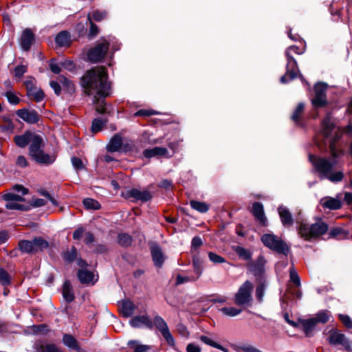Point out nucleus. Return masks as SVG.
Instances as JSON below:
<instances>
[{
  "mask_svg": "<svg viewBox=\"0 0 352 352\" xmlns=\"http://www.w3.org/2000/svg\"><path fill=\"white\" fill-rule=\"evenodd\" d=\"M320 204L324 208L329 210H338L342 207V203L338 199L325 197L321 199Z\"/></svg>",
  "mask_w": 352,
  "mask_h": 352,
  "instance_id": "22",
  "label": "nucleus"
},
{
  "mask_svg": "<svg viewBox=\"0 0 352 352\" xmlns=\"http://www.w3.org/2000/svg\"><path fill=\"white\" fill-rule=\"evenodd\" d=\"M87 20L89 22V30L87 34V38L89 40H92L94 38H95L99 33L100 30L98 25H96L93 21H91V15L90 14H88L87 15Z\"/></svg>",
  "mask_w": 352,
  "mask_h": 352,
  "instance_id": "39",
  "label": "nucleus"
},
{
  "mask_svg": "<svg viewBox=\"0 0 352 352\" xmlns=\"http://www.w3.org/2000/svg\"><path fill=\"white\" fill-rule=\"evenodd\" d=\"M197 278L194 276H186L178 274L176 277V285H181L190 281H195Z\"/></svg>",
  "mask_w": 352,
  "mask_h": 352,
  "instance_id": "55",
  "label": "nucleus"
},
{
  "mask_svg": "<svg viewBox=\"0 0 352 352\" xmlns=\"http://www.w3.org/2000/svg\"><path fill=\"white\" fill-rule=\"evenodd\" d=\"M177 330L178 333L184 337H188L189 336V332L187 328L182 323H179L177 325Z\"/></svg>",
  "mask_w": 352,
  "mask_h": 352,
  "instance_id": "63",
  "label": "nucleus"
},
{
  "mask_svg": "<svg viewBox=\"0 0 352 352\" xmlns=\"http://www.w3.org/2000/svg\"><path fill=\"white\" fill-rule=\"evenodd\" d=\"M168 150L164 147H154L153 148L145 149L143 155L146 158H151L155 156H166Z\"/></svg>",
  "mask_w": 352,
  "mask_h": 352,
  "instance_id": "25",
  "label": "nucleus"
},
{
  "mask_svg": "<svg viewBox=\"0 0 352 352\" xmlns=\"http://www.w3.org/2000/svg\"><path fill=\"white\" fill-rule=\"evenodd\" d=\"M339 318L346 327L349 329L352 328V320L348 315L340 314Z\"/></svg>",
  "mask_w": 352,
  "mask_h": 352,
  "instance_id": "58",
  "label": "nucleus"
},
{
  "mask_svg": "<svg viewBox=\"0 0 352 352\" xmlns=\"http://www.w3.org/2000/svg\"><path fill=\"white\" fill-rule=\"evenodd\" d=\"M55 41L59 47L68 46L71 41L70 35L67 32L62 31L56 35Z\"/></svg>",
  "mask_w": 352,
  "mask_h": 352,
  "instance_id": "31",
  "label": "nucleus"
},
{
  "mask_svg": "<svg viewBox=\"0 0 352 352\" xmlns=\"http://www.w3.org/2000/svg\"><path fill=\"white\" fill-rule=\"evenodd\" d=\"M44 142L42 137L34 133L30 141L29 148L30 155L37 163L46 165L52 164L56 160V156L44 153Z\"/></svg>",
  "mask_w": 352,
  "mask_h": 352,
  "instance_id": "5",
  "label": "nucleus"
},
{
  "mask_svg": "<svg viewBox=\"0 0 352 352\" xmlns=\"http://www.w3.org/2000/svg\"><path fill=\"white\" fill-rule=\"evenodd\" d=\"M0 283L3 285H7L10 283V277L8 273L2 268H0Z\"/></svg>",
  "mask_w": 352,
  "mask_h": 352,
  "instance_id": "56",
  "label": "nucleus"
},
{
  "mask_svg": "<svg viewBox=\"0 0 352 352\" xmlns=\"http://www.w3.org/2000/svg\"><path fill=\"white\" fill-rule=\"evenodd\" d=\"M199 339L201 342H203L206 344L212 346L214 348H216L217 344H218V343H217L216 342L212 340L210 338H209L206 336H204V335L201 336Z\"/></svg>",
  "mask_w": 352,
  "mask_h": 352,
  "instance_id": "62",
  "label": "nucleus"
},
{
  "mask_svg": "<svg viewBox=\"0 0 352 352\" xmlns=\"http://www.w3.org/2000/svg\"><path fill=\"white\" fill-rule=\"evenodd\" d=\"M263 243L270 249L286 255L289 252L287 244L278 236L272 234H265L261 237Z\"/></svg>",
  "mask_w": 352,
  "mask_h": 352,
  "instance_id": "9",
  "label": "nucleus"
},
{
  "mask_svg": "<svg viewBox=\"0 0 352 352\" xmlns=\"http://www.w3.org/2000/svg\"><path fill=\"white\" fill-rule=\"evenodd\" d=\"M89 14L91 15V21L94 20L98 22L104 19L107 16V13L105 10H94Z\"/></svg>",
  "mask_w": 352,
  "mask_h": 352,
  "instance_id": "46",
  "label": "nucleus"
},
{
  "mask_svg": "<svg viewBox=\"0 0 352 352\" xmlns=\"http://www.w3.org/2000/svg\"><path fill=\"white\" fill-rule=\"evenodd\" d=\"M27 95L32 98L37 102L42 101L45 97L43 91L41 89L36 88L28 92Z\"/></svg>",
  "mask_w": 352,
  "mask_h": 352,
  "instance_id": "43",
  "label": "nucleus"
},
{
  "mask_svg": "<svg viewBox=\"0 0 352 352\" xmlns=\"http://www.w3.org/2000/svg\"><path fill=\"white\" fill-rule=\"evenodd\" d=\"M151 346L146 344H136L134 346V352H148Z\"/></svg>",
  "mask_w": 352,
  "mask_h": 352,
  "instance_id": "64",
  "label": "nucleus"
},
{
  "mask_svg": "<svg viewBox=\"0 0 352 352\" xmlns=\"http://www.w3.org/2000/svg\"><path fill=\"white\" fill-rule=\"evenodd\" d=\"M19 249L23 253L35 254L34 240H21L18 243Z\"/></svg>",
  "mask_w": 352,
  "mask_h": 352,
  "instance_id": "26",
  "label": "nucleus"
},
{
  "mask_svg": "<svg viewBox=\"0 0 352 352\" xmlns=\"http://www.w3.org/2000/svg\"><path fill=\"white\" fill-rule=\"evenodd\" d=\"M107 120L101 118H95L92 121L91 131L93 133H97L101 131L103 126L106 124Z\"/></svg>",
  "mask_w": 352,
  "mask_h": 352,
  "instance_id": "44",
  "label": "nucleus"
},
{
  "mask_svg": "<svg viewBox=\"0 0 352 352\" xmlns=\"http://www.w3.org/2000/svg\"><path fill=\"white\" fill-rule=\"evenodd\" d=\"M131 242L132 239L128 234L122 233L118 235V243L119 245L127 247L131 244Z\"/></svg>",
  "mask_w": 352,
  "mask_h": 352,
  "instance_id": "47",
  "label": "nucleus"
},
{
  "mask_svg": "<svg viewBox=\"0 0 352 352\" xmlns=\"http://www.w3.org/2000/svg\"><path fill=\"white\" fill-rule=\"evenodd\" d=\"M36 80L35 78L32 77H29L25 81V85L27 89V93L29 91H31L34 89L36 88L35 87Z\"/></svg>",
  "mask_w": 352,
  "mask_h": 352,
  "instance_id": "59",
  "label": "nucleus"
},
{
  "mask_svg": "<svg viewBox=\"0 0 352 352\" xmlns=\"http://www.w3.org/2000/svg\"><path fill=\"white\" fill-rule=\"evenodd\" d=\"M292 51L296 54H302L303 53V51L296 45L290 46L286 50V73L280 78V82L282 83H287L289 81L294 80L298 76V74L299 73L297 62L291 54Z\"/></svg>",
  "mask_w": 352,
  "mask_h": 352,
  "instance_id": "6",
  "label": "nucleus"
},
{
  "mask_svg": "<svg viewBox=\"0 0 352 352\" xmlns=\"http://www.w3.org/2000/svg\"><path fill=\"white\" fill-rule=\"evenodd\" d=\"M63 296L65 301L71 302L74 300V294L73 287L69 280H67L64 282L63 286Z\"/></svg>",
  "mask_w": 352,
  "mask_h": 352,
  "instance_id": "28",
  "label": "nucleus"
},
{
  "mask_svg": "<svg viewBox=\"0 0 352 352\" xmlns=\"http://www.w3.org/2000/svg\"><path fill=\"white\" fill-rule=\"evenodd\" d=\"M349 232L346 231L342 228L336 227L332 228L329 232V238L343 239L346 238Z\"/></svg>",
  "mask_w": 352,
  "mask_h": 352,
  "instance_id": "34",
  "label": "nucleus"
},
{
  "mask_svg": "<svg viewBox=\"0 0 352 352\" xmlns=\"http://www.w3.org/2000/svg\"><path fill=\"white\" fill-rule=\"evenodd\" d=\"M208 257L210 261L214 264H219L226 262L223 257L212 252H208Z\"/></svg>",
  "mask_w": 352,
  "mask_h": 352,
  "instance_id": "54",
  "label": "nucleus"
},
{
  "mask_svg": "<svg viewBox=\"0 0 352 352\" xmlns=\"http://www.w3.org/2000/svg\"><path fill=\"white\" fill-rule=\"evenodd\" d=\"M57 80H58V81L60 82L64 91H67L70 94L74 92L75 87L74 83L70 80H69L65 76L62 75L59 76Z\"/></svg>",
  "mask_w": 352,
  "mask_h": 352,
  "instance_id": "32",
  "label": "nucleus"
},
{
  "mask_svg": "<svg viewBox=\"0 0 352 352\" xmlns=\"http://www.w3.org/2000/svg\"><path fill=\"white\" fill-rule=\"evenodd\" d=\"M330 317L329 312L328 311L322 310L319 311L316 317L313 318L316 320V323L320 322L324 324L328 322Z\"/></svg>",
  "mask_w": 352,
  "mask_h": 352,
  "instance_id": "48",
  "label": "nucleus"
},
{
  "mask_svg": "<svg viewBox=\"0 0 352 352\" xmlns=\"http://www.w3.org/2000/svg\"><path fill=\"white\" fill-rule=\"evenodd\" d=\"M50 85V87L53 89L56 95L59 96L61 94V85L58 80H52Z\"/></svg>",
  "mask_w": 352,
  "mask_h": 352,
  "instance_id": "60",
  "label": "nucleus"
},
{
  "mask_svg": "<svg viewBox=\"0 0 352 352\" xmlns=\"http://www.w3.org/2000/svg\"><path fill=\"white\" fill-rule=\"evenodd\" d=\"M327 85L325 83L318 82L315 85V95L311 100V103L315 107H322L327 104Z\"/></svg>",
  "mask_w": 352,
  "mask_h": 352,
  "instance_id": "12",
  "label": "nucleus"
},
{
  "mask_svg": "<svg viewBox=\"0 0 352 352\" xmlns=\"http://www.w3.org/2000/svg\"><path fill=\"white\" fill-rule=\"evenodd\" d=\"M304 110V104L302 103H299L296 107L292 116V119L296 123L300 122V115L302 114Z\"/></svg>",
  "mask_w": 352,
  "mask_h": 352,
  "instance_id": "52",
  "label": "nucleus"
},
{
  "mask_svg": "<svg viewBox=\"0 0 352 352\" xmlns=\"http://www.w3.org/2000/svg\"><path fill=\"white\" fill-rule=\"evenodd\" d=\"M333 131H335V137L329 144V158L337 161V159L342 156L344 153V150L338 149L336 146V141L340 138L342 134L340 129L336 127L331 117L328 115L322 122L321 133L324 137L328 138L330 137Z\"/></svg>",
  "mask_w": 352,
  "mask_h": 352,
  "instance_id": "3",
  "label": "nucleus"
},
{
  "mask_svg": "<svg viewBox=\"0 0 352 352\" xmlns=\"http://www.w3.org/2000/svg\"><path fill=\"white\" fill-rule=\"evenodd\" d=\"M192 267L194 270V272L195 274V277L197 279L202 274L203 271V262L199 258L198 256H193L192 258Z\"/></svg>",
  "mask_w": 352,
  "mask_h": 352,
  "instance_id": "35",
  "label": "nucleus"
},
{
  "mask_svg": "<svg viewBox=\"0 0 352 352\" xmlns=\"http://www.w3.org/2000/svg\"><path fill=\"white\" fill-rule=\"evenodd\" d=\"M10 104L16 105L19 103L20 99L17 95L12 91H8L4 94Z\"/></svg>",
  "mask_w": 352,
  "mask_h": 352,
  "instance_id": "51",
  "label": "nucleus"
},
{
  "mask_svg": "<svg viewBox=\"0 0 352 352\" xmlns=\"http://www.w3.org/2000/svg\"><path fill=\"white\" fill-rule=\"evenodd\" d=\"M235 251H236V253L237 254V255L240 258H242L243 259H244L245 261H248V260L251 259L252 253L250 250H248L243 247L239 246L236 248Z\"/></svg>",
  "mask_w": 352,
  "mask_h": 352,
  "instance_id": "49",
  "label": "nucleus"
},
{
  "mask_svg": "<svg viewBox=\"0 0 352 352\" xmlns=\"http://www.w3.org/2000/svg\"><path fill=\"white\" fill-rule=\"evenodd\" d=\"M33 240L34 243V248H36V253L38 251H43L49 248L48 241L41 236L35 237Z\"/></svg>",
  "mask_w": 352,
  "mask_h": 352,
  "instance_id": "37",
  "label": "nucleus"
},
{
  "mask_svg": "<svg viewBox=\"0 0 352 352\" xmlns=\"http://www.w3.org/2000/svg\"><path fill=\"white\" fill-rule=\"evenodd\" d=\"M34 135L30 131H25L23 135L14 136V141L19 147L24 148L30 143Z\"/></svg>",
  "mask_w": 352,
  "mask_h": 352,
  "instance_id": "23",
  "label": "nucleus"
},
{
  "mask_svg": "<svg viewBox=\"0 0 352 352\" xmlns=\"http://www.w3.org/2000/svg\"><path fill=\"white\" fill-rule=\"evenodd\" d=\"M265 260L263 256H260L257 259V263L252 264L250 267L252 272L255 275H260L263 272V264Z\"/></svg>",
  "mask_w": 352,
  "mask_h": 352,
  "instance_id": "36",
  "label": "nucleus"
},
{
  "mask_svg": "<svg viewBox=\"0 0 352 352\" xmlns=\"http://www.w3.org/2000/svg\"><path fill=\"white\" fill-rule=\"evenodd\" d=\"M122 145V139L121 135L116 134L115 135L107 144V148L109 152L118 151Z\"/></svg>",
  "mask_w": 352,
  "mask_h": 352,
  "instance_id": "29",
  "label": "nucleus"
},
{
  "mask_svg": "<svg viewBox=\"0 0 352 352\" xmlns=\"http://www.w3.org/2000/svg\"><path fill=\"white\" fill-rule=\"evenodd\" d=\"M151 256L154 265L157 267H161L166 259L162 248L157 244H154L151 247Z\"/></svg>",
  "mask_w": 352,
  "mask_h": 352,
  "instance_id": "16",
  "label": "nucleus"
},
{
  "mask_svg": "<svg viewBox=\"0 0 352 352\" xmlns=\"http://www.w3.org/2000/svg\"><path fill=\"white\" fill-rule=\"evenodd\" d=\"M252 212L254 217L260 222L261 224L265 226L267 218L265 216L263 206L260 202H255L252 205Z\"/></svg>",
  "mask_w": 352,
  "mask_h": 352,
  "instance_id": "21",
  "label": "nucleus"
},
{
  "mask_svg": "<svg viewBox=\"0 0 352 352\" xmlns=\"http://www.w3.org/2000/svg\"><path fill=\"white\" fill-rule=\"evenodd\" d=\"M63 258L65 261L72 263L77 258V250L75 247H72L71 250L65 252L63 254Z\"/></svg>",
  "mask_w": 352,
  "mask_h": 352,
  "instance_id": "45",
  "label": "nucleus"
},
{
  "mask_svg": "<svg viewBox=\"0 0 352 352\" xmlns=\"http://www.w3.org/2000/svg\"><path fill=\"white\" fill-rule=\"evenodd\" d=\"M191 208L201 213H205L209 210V206L205 202L192 200L190 202Z\"/></svg>",
  "mask_w": 352,
  "mask_h": 352,
  "instance_id": "40",
  "label": "nucleus"
},
{
  "mask_svg": "<svg viewBox=\"0 0 352 352\" xmlns=\"http://www.w3.org/2000/svg\"><path fill=\"white\" fill-rule=\"evenodd\" d=\"M129 323L134 328H139L142 326H145L149 329L153 328V322L147 315L137 316L133 318Z\"/></svg>",
  "mask_w": 352,
  "mask_h": 352,
  "instance_id": "17",
  "label": "nucleus"
},
{
  "mask_svg": "<svg viewBox=\"0 0 352 352\" xmlns=\"http://www.w3.org/2000/svg\"><path fill=\"white\" fill-rule=\"evenodd\" d=\"M309 158L320 179H327L331 182L338 183L344 179V174L342 171H333L338 163L336 160L313 155H309Z\"/></svg>",
  "mask_w": 352,
  "mask_h": 352,
  "instance_id": "2",
  "label": "nucleus"
},
{
  "mask_svg": "<svg viewBox=\"0 0 352 352\" xmlns=\"http://www.w3.org/2000/svg\"><path fill=\"white\" fill-rule=\"evenodd\" d=\"M327 341L331 345H339L347 351H352L351 342L344 333L338 329L330 331Z\"/></svg>",
  "mask_w": 352,
  "mask_h": 352,
  "instance_id": "10",
  "label": "nucleus"
},
{
  "mask_svg": "<svg viewBox=\"0 0 352 352\" xmlns=\"http://www.w3.org/2000/svg\"><path fill=\"white\" fill-rule=\"evenodd\" d=\"M72 163L73 166L77 170H82L84 168L82 161L77 157H73L72 158Z\"/></svg>",
  "mask_w": 352,
  "mask_h": 352,
  "instance_id": "61",
  "label": "nucleus"
},
{
  "mask_svg": "<svg viewBox=\"0 0 352 352\" xmlns=\"http://www.w3.org/2000/svg\"><path fill=\"white\" fill-rule=\"evenodd\" d=\"M153 322V326L154 325L156 329L161 333L162 336L164 337L166 342L170 346H174L175 345V341L172 336L168 326L166 322L164 320L162 317L159 315H157L154 317Z\"/></svg>",
  "mask_w": 352,
  "mask_h": 352,
  "instance_id": "11",
  "label": "nucleus"
},
{
  "mask_svg": "<svg viewBox=\"0 0 352 352\" xmlns=\"http://www.w3.org/2000/svg\"><path fill=\"white\" fill-rule=\"evenodd\" d=\"M300 322L307 336H310L311 332L317 324L316 320L313 318L306 320H301Z\"/></svg>",
  "mask_w": 352,
  "mask_h": 352,
  "instance_id": "30",
  "label": "nucleus"
},
{
  "mask_svg": "<svg viewBox=\"0 0 352 352\" xmlns=\"http://www.w3.org/2000/svg\"><path fill=\"white\" fill-rule=\"evenodd\" d=\"M253 288L254 285L250 280L245 281L234 295L235 305L243 307H250L252 301V292Z\"/></svg>",
  "mask_w": 352,
  "mask_h": 352,
  "instance_id": "8",
  "label": "nucleus"
},
{
  "mask_svg": "<svg viewBox=\"0 0 352 352\" xmlns=\"http://www.w3.org/2000/svg\"><path fill=\"white\" fill-rule=\"evenodd\" d=\"M34 41V35L32 30L30 29H25L22 34L21 38V46L23 50L28 51L30 49L33 41Z\"/></svg>",
  "mask_w": 352,
  "mask_h": 352,
  "instance_id": "19",
  "label": "nucleus"
},
{
  "mask_svg": "<svg viewBox=\"0 0 352 352\" xmlns=\"http://www.w3.org/2000/svg\"><path fill=\"white\" fill-rule=\"evenodd\" d=\"M16 115L29 124H35L39 120V115L35 110L19 109L16 111Z\"/></svg>",
  "mask_w": 352,
  "mask_h": 352,
  "instance_id": "15",
  "label": "nucleus"
},
{
  "mask_svg": "<svg viewBox=\"0 0 352 352\" xmlns=\"http://www.w3.org/2000/svg\"><path fill=\"white\" fill-rule=\"evenodd\" d=\"M77 275L82 284L94 285L98 280L97 278L95 279L94 273L87 270H79Z\"/></svg>",
  "mask_w": 352,
  "mask_h": 352,
  "instance_id": "20",
  "label": "nucleus"
},
{
  "mask_svg": "<svg viewBox=\"0 0 352 352\" xmlns=\"http://www.w3.org/2000/svg\"><path fill=\"white\" fill-rule=\"evenodd\" d=\"M289 278L291 281L296 284L297 287L300 286V276L293 267L289 268Z\"/></svg>",
  "mask_w": 352,
  "mask_h": 352,
  "instance_id": "53",
  "label": "nucleus"
},
{
  "mask_svg": "<svg viewBox=\"0 0 352 352\" xmlns=\"http://www.w3.org/2000/svg\"><path fill=\"white\" fill-rule=\"evenodd\" d=\"M122 195L126 199H134L136 201H141L146 202L151 199V193L146 190H140L138 188H131L126 190L122 193Z\"/></svg>",
  "mask_w": 352,
  "mask_h": 352,
  "instance_id": "13",
  "label": "nucleus"
},
{
  "mask_svg": "<svg viewBox=\"0 0 352 352\" xmlns=\"http://www.w3.org/2000/svg\"><path fill=\"white\" fill-rule=\"evenodd\" d=\"M63 343L71 349H74L76 351H79L80 349L78 344L77 340L72 335L64 334L63 337Z\"/></svg>",
  "mask_w": 352,
  "mask_h": 352,
  "instance_id": "33",
  "label": "nucleus"
},
{
  "mask_svg": "<svg viewBox=\"0 0 352 352\" xmlns=\"http://www.w3.org/2000/svg\"><path fill=\"white\" fill-rule=\"evenodd\" d=\"M219 311L224 315L230 317H234L239 315L242 312L241 309H238L234 307H223Z\"/></svg>",
  "mask_w": 352,
  "mask_h": 352,
  "instance_id": "42",
  "label": "nucleus"
},
{
  "mask_svg": "<svg viewBox=\"0 0 352 352\" xmlns=\"http://www.w3.org/2000/svg\"><path fill=\"white\" fill-rule=\"evenodd\" d=\"M28 71V67L25 65H20L14 67V76L19 78H21L23 75Z\"/></svg>",
  "mask_w": 352,
  "mask_h": 352,
  "instance_id": "57",
  "label": "nucleus"
},
{
  "mask_svg": "<svg viewBox=\"0 0 352 352\" xmlns=\"http://www.w3.org/2000/svg\"><path fill=\"white\" fill-rule=\"evenodd\" d=\"M266 287V281L265 280H261L256 288V298L259 302H262L263 300Z\"/></svg>",
  "mask_w": 352,
  "mask_h": 352,
  "instance_id": "38",
  "label": "nucleus"
},
{
  "mask_svg": "<svg viewBox=\"0 0 352 352\" xmlns=\"http://www.w3.org/2000/svg\"><path fill=\"white\" fill-rule=\"evenodd\" d=\"M37 352H63L56 344L47 342H37L35 344Z\"/></svg>",
  "mask_w": 352,
  "mask_h": 352,
  "instance_id": "24",
  "label": "nucleus"
},
{
  "mask_svg": "<svg viewBox=\"0 0 352 352\" xmlns=\"http://www.w3.org/2000/svg\"><path fill=\"white\" fill-rule=\"evenodd\" d=\"M114 37L109 36L101 37L96 43L95 47L91 48L87 52V59L91 63H99L105 57L111 43L113 42Z\"/></svg>",
  "mask_w": 352,
  "mask_h": 352,
  "instance_id": "7",
  "label": "nucleus"
},
{
  "mask_svg": "<svg viewBox=\"0 0 352 352\" xmlns=\"http://www.w3.org/2000/svg\"><path fill=\"white\" fill-rule=\"evenodd\" d=\"M14 189L18 192H21V195L15 194L14 192H9L3 195V199L6 201H16V202H23L25 201V199L23 198V195L28 194V189L23 187L21 185H15L14 186Z\"/></svg>",
  "mask_w": 352,
  "mask_h": 352,
  "instance_id": "14",
  "label": "nucleus"
},
{
  "mask_svg": "<svg viewBox=\"0 0 352 352\" xmlns=\"http://www.w3.org/2000/svg\"><path fill=\"white\" fill-rule=\"evenodd\" d=\"M121 314L125 318L131 316L135 309L134 303L131 300H124L120 305Z\"/></svg>",
  "mask_w": 352,
  "mask_h": 352,
  "instance_id": "27",
  "label": "nucleus"
},
{
  "mask_svg": "<svg viewBox=\"0 0 352 352\" xmlns=\"http://www.w3.org/2000/svg\"><path fill=\"white\" fill-rule=\"evenodd\" d=\"M83 205L87 209L98 210L100 208V204L96 200L91 198L85 199Z\"/></svg>",
  "mask_w": 352,
  "mask_h": 352,
  "instance_id": "50",
  "label": "nucleus"
},
{
  "mask_svg": "<svg viewBox=\"0 0 352 352\" xmlns=\"http://www.w3.org/2000/svg\"><path fill=\"white\" fill-rule=\"evenodd\" d=\"M278 212L283 225L285 227H290L293 225L294 219L292 214L289 210L283 206H280L278 208Z\"/></svg>",
  "mask_w": 352,
  "mask_h": 352,
  "instance_id": "18",
  "label": "nucleus"
},
{
  "mask_svg": "<svg viewBox=\"0 0 352 352\" xmlns=\"http://www.w3.org/2000/svg\"><path fill=\"white\" fill-rule=\"evenodd\" d=\"M329 226L321 219L316 223L309 224L305 222H300L298 228L299 235L306 241L316 239L327 232Z\"/></svg>",
  "mask_w": 352,
  "mask_h": 352,
  "instance_id": "4",
  "label": "nucleus"
},
{
  "mask_svg": "<svg viewBox=\"0 0 352 352\" xmlns=\"http://www.w3.org/2000/svg\"><path fill=\"white\" fill-rule=\"evenodd\" d=\"M80 85L85 94L93 96L96 111L104 113L106 108L104 99L111 94V82L108 80L106 67H94L87 70L80 78Z\"/></svg>",
  "mask_w": 352,
  "mask_h": 352,
  "instance_id": "1",
  "label": "nucleus"
},
{
  "mask_svg": "<svg viewBox=\"0 0 352 352\" xmlns=\"http://www.w3.org/2000/svg\"><path fill=\"white\" fill-rule=\"evenodd\" d=\"M6 208L8 210H17L21 211H27L30 210L29 206L21 204H19V202L16 201H7V204H6Z\"/></svg>",
  "mask_w": 352,
  "mask_h": 352,
  "instance_id": "41",
  "label": "nucleus"
}]
</instances>
